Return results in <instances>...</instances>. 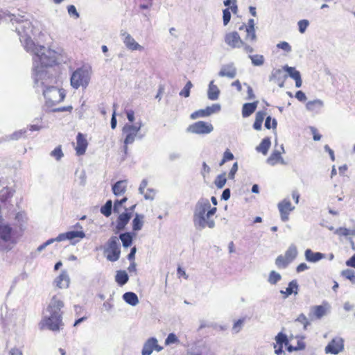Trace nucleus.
I'll return each mask as SVG.
<instances>
[{
	"label": "nucleus",
	"instance_id": "f257e3e1",
	"mask_svg": "<svg viewBox=\"0 0 355 355\" xmlns=\"http://www.w3.org/2000/svg\"><path fill=\"white\" fill-rule=\"evenodd\" d=\"M32 54L34 87L39 91L40 88H44L54 83V78L50 74L48 68L56 63L57 53L49 48H46Z\"/></svg>",
	"mask_w": 355,
	"mask_h": 355
},
{
	"label": "nucleus",
	"instance_id": "f03ea898",
	"mask_svg": "<svg viewBox=\"0 0 355 355\" xmlns=\"http://www.w3.org/2000/svg\"><path fill=\"white\" fill-rule=\"evenodd\" d=\"M10 21L14 24L16 23L17 26L15 27V31L19 36L21 42L24 46L27 52L31 53L38 52V51L46 49L44 46H39L31 39L33 34V27L31 22L28 19H24L22 16H16L12 15Z\"/></svg>",
	"mask_w": 355,
	"mask_h": 355
},
{
	"label": "nucleus",
	"instance_id": "7ed1b4c3",
	"mask_svg": "<svg viewBox=\"0 0 355 355\" xmlns=\"http://www.w3.org/2000/svg\"><path fill=\"white\" fill-rule=\"evenodd\" d=\"M0 250L10 251L15 244L14 232L11 226L0 217Z\"/></svg>",
	"mask_w": 355,
	"mask_h": 355
},
{
	"label": "nucleus",
	"instance_id": "20e7f679",
	"mask_svg": "<svg viewBox=\"0 0 355 355\" xmlns=\"http://www.w3.org/2000/svg\"><path fill=\"white\" fill-rule=\"evenodd\" d=\"M71 85L78 89L80 87L86 88L90 80V74L87 69L78 68L73 72L71 76Z\"/></svg>",
	"mask_w": 355,
	"mask_h": 355
},
{
	"label": "nucleus",
	"instance_id": "39448f33",
	"mask_svg": "<svg viewBox=\"0 0 355 355\" xmlns=\"http://www.w3.org/2000/svg\"><path fill=\"white\" fill-rule=\"evenodd\" d=\"M104 252L106 254V258L110 261H116L121 254L120 243L116 236H111L107 242L104 248Z\"/></svg>",
	"mask_w": 355,
	"mask_h": 355
},
{
	"label": "nucleus",
	"instance_id": "423d86ee",
	"mask_svg": "<svg viewBox=\"0 0 355 355\" xmlns=\"http://www.w3.org/2000/svg\"><path fill=\"white\" fill-rule=\"evenodd\" d=\"M41 324L53 331H58L63 328L62 315L48 313L44 316Z\"/></svg>",
	"mask_w": 355,
	"mask_h": 355
},
{
	"label": "nucleus",
	"instance_id": "0eeeda50",
	"mask_svg": "<svg viewBox=\"0 0 355 355\" xmlns=\"http://www.w3.org/2000/svg\"><path fill=\"white\" fill-rule=\"evenodd\" d=\"M42 92L46 100L53 104L62 101L65 97L62 92L51 85L42 88Z\"/></svg>",
	"mask_w": 355,
	"mask_h": 355
},
{
	"label": "nucleus",
	"instance_id": "6e6552de",
	"mask_svg": "<svg viewBox=\"0 0 355 355\" xmlns=\"http://www.w3.org/2000/svg\"><path fill=\"white\" fill-rule=\"evenodd\" d=\"M214 130L211 123L200 121H197L187 128V132L198 135H205L211 132Z\"/></svg>",
	"mask_w": 355,
	"mask_h": 355
},
{
	"label": "nucleus",
	"instance_id": "1a4fd4ad",
	"mask_svg": "<svg viewBox=\"0 0 355 355\" xmlns=\"http://www.w3.org/2000/svg\"><path fill=\"white\" fill-rule=\"evenodd\" d=\"M224 41L232 49H239L243 45V41L236 31L226 33L224 37Z\"/></svg>",
	"mask_w": 355,
	"mask_h": 355
},
{
	"label": "nucleus",
	"instance_id": "9d476101",
	"mask_svg": "<svg viewBox=\"0 0 355 355\" xmlns=\"http://www.w3.org/2000/svg\"><path fill=\"white\" fill-rule=\"evenodd\" d=\"M193 225L197 230L201 231L206 227L213 229L215 227V221L213 218L207 216V214L202 217L193 218Z\"/></svg>",
	"mask_w": 355,
	"mask_h": 355
},
{
	"label": "nucleus",
	"instance_id": "9b49d317",
	"mask_svg": "<svg viewBox=\"0 0 355 355\" xmlns=\"http://www.w3.org/2000/svg\"><path fill=\"white\" fill-rule=\"evenodd\" d=\"M210 207L211 204L207 198H200L195 205L193 218L200 216L202 217V216L207 214Z\"/></svg>",
	"mask_w": 355,
	"mask_h": 355
},
{
	"label": "nucleus",
	"instance_id": "f8f14e48",
	"mask_svg": "<svg viewBox=\"0 0 355 355\" xmlns=\"http://www.w3.org/2000/svg\"><path fill=\"white\" fill-rule=\"evenodd\" d=\"M64 306V302L58 298L56 295H54L51 299V301L46 309V312L49 314L62 315L61 309L63 308Z\"/></svg>",
	"mask_w": 355,
	"mask_h": 355
},
{
	"label": "nucleus",
	"instance_id": "ddd939ff",
	"mask_svg": "<svg viewBox=\"0 0 355 355\" xmlns=\"http://www.w3.org/2000/svg\"><path fill=\"white\" fill-rule=\"evenodd\" d=\"M220 110V105L219 104H213L211 106H208L205 109L197 110L191 114L192 119H196L199 117H206L211 114L218 112Z\"/></svg>",
	"mask_w": 355,
	"mask_h": 355
},
{
	"label": "nucleus",
	"instance_id": "4468645a",
	"mask_svg": "<svg viewBox=\"0 0 355 355\" xmlns=\"http://www.w3.org/2000/svg\"><path fill=\"white\" fill-rule=\"evenodd\" d=\"M123 134L125 135V137L124 139V144L128 145L132 144L135 138L137 137L139 139H142V135H138V133L136 132L134 128L132 127V124L126 123L123 129Z\"/></svg>",
	"mask_w": 355,
	"mask_h": 355
},
{
	"label": "nucleus",
	"instance_id": "2eb2a0df",
	"mask_svg": "<svg viewBox=\"0 0 355 355\" xmlns=\"http://www.w3.org/2000/svg\"><path fill=\"white\" fill-rule=\"evenodd\" d=\"M15 193V190L12 188L5 187L0 191V201L4 204V207L10 209L12 205L10 202V200L12 198Z\"/></svg>",
	"mask_w": 355,
	"mask_h": 355
},
{
	"label": "nucleus",
	"instance_id": "dca6fc26",
	"mask_svg": "<svg viewBox=\"0 0 355 355\" xmlns=\"http://www.w3.org/2000/svg\"><path fill=\"white\" fill-rule=\"evenodd\" d=\"M278 209L280 212L281 219L286 222L288 220V215L294 209L290 200L284 199L278 204Z\"/></svg>",
	"mask_w": 355,
	"mask_h": 355
},
{
	"label": "nucleus",
	"instance_id": "f3484780",
	"mask_svg": "<svg viewBox=\"0 0 355 355\" xmlns=\"http://www.w3.org/2000/svg\"><path fill=\"white\" fill-rule=\"evenodd\" d=\"M163 347H160L157 344V340L155 338H150L148 339L144 345L141 354L142 355H150L155 349L157 352L162 350Z\"/></svg>",
	"mask_w": 355,
	"mask_h": 355
},
{
	"label": "nucleus",
	"instance_id": "a211bd4d",
	"mask_svg": "<svg viewBox=\"0 0 355 355\" xmlns=\"http://www.w3.org/2000/svg\"><path fill=\"white\" fill-rule=\"evenodd\" d=\"M343 349V340L340 338L333 339L325 347L327 354H337Z\"/></svg>",
	"mask_w": 355,
	"mask_h": 355
},
{
	"label": "nucleus",
	"instance_id": "6ab92c4d",
	"mask_svg": "<svg viewBox=\"0 0 355 355\" xmlns=\"http://www.w3.org/2000/svg\"><path fill=\"white\" fill-rule=\"evenodd\" d=\"M121 35L123 36V42L128 49L132 51H142L144 49V47L139 44L130 34L123 33Z\"/></svg>",
	"mask_w": 355,
	"mask_h": 355
},
{
	"label": "nucleus",
	"instance_id": "aec40b11",
	"mask_svg": "<svg viewBox=\"0 0 355 355\" xmlns=\"http://www.w3.org/2000/svg\"><path fill=\"white\" fill-rule=\"evenodd\" d=\"M236 73L237 71L236 67L234 66V64L231 63L223 65L218 72V76L220 77H227L232 79L236 77Z\"/></svg>",
	"mask_w": 355,
	"mask_h": 355
},
{
	"label": "nucleus",
	"instance_id": "412c9836",
	"mask_svg": "<svg viewBox=\"0 0 355 355\" xmlns=\"http://www.w3.org/2000/svg\"><path fill=\"white\" fill-rule=\"evenodd\" d=\"M283 70L286 71L289 76L295 80V87L299 88L302 86V81L300 71H297L295 67L285 65Z\"/></svg>",
	"mask_w": 355,
	"mask_h": 355
},
{
	"label": "nucleus",
	"instance_id": "4be33fe9",
	"mask_svg": "<svg viewBox=\"0 0 355 355\" xmlns=\"http://www.w3.org/2000/svg\"><path fill=\"white\" fill-rule=\"evenodd\" d=\"M132 218V214L130 212H124L121 214L116 220V230L117 232L123 230L125 228L126 225L129 223Z\"/></svg>",
	"mask_w": 355,
	"mask_h": 355
},
{
	"label": "nucleus",
	"instance_id": "5701e85b",
	"mask_svg": "<svg viewBox=\"0 0 355 355\" xmlns=\"http://www.w3.org/2000/svg\"><path fill=\"white\" fill-rule=\"evenodd\" d=\"M77 140V146L76 148V153L78 155H83L87 146V141L85 139L82 133H78L76 137Z\"/></svg>",
	"mask_w": 355,
	"mask_h": 355
},
{
	"label": "nucleus",
	"instance_id": "b1692460",
	"mask_svg": "<svg viewBox=\"0 0 355 355\" xmlns=\"http://www.w3.org/2000/svg\"><path fill=\"white\" fill-rule=\"evenodd\" d=\"M304 255L306 260L311 263L318 262L325 257L324 254L321 252H314L311 249H306Z\"/></svg>",
	"mask_w": 355,
	"mask_h": 355
},
{
	"label": "nucleus",
	"instance_id": "393cba45",
	"mask_svg": "<svg viewBox=\"0 0 355 355\" xmlns=\"http://www.w3.org/2000/svg\"><path fill=\"white\" fill-rule=\"evenodd\" d=\"M299 285L297 280L294 279L289 282L286 291H280V293L284 295V298L288 297L292 294L297 295L298 293Z\"/></svg>",
	"mask_w": 355,
	"mask_h": 355
},
{
	"label": "nucleus",
	"instance_id": "a878e982",
	"mask_svg": "<svg viewBox=\"0 0 355 355\" xmlns=\"http://www.w3.org/2000/svg\"><path fill=\"white\" fill-rule=\"evenodd\" d=\"M69 277L66 271L62 273L55 279V283L56 286L60 288H67L69 284Z\"/></svg>",
	"mask_w": 355,
	"mask_h": 355
},
{
	"label": "nucleus",
	"instance_id": "bb28decb",
	"mask_svg": "<svg viewBox=\"0 0 355 355\" xmlns=\"http://www.w3.org/2000/svg\"><path fill=\"white\" fill-rule=\"evenodd\" d=\"M323 105L324 103L322 101L316 99L309 101L306 105V107L309 111L318 113L322 109Z\"/></svg>",
	"mask_w": 355,
	"mask_h": 355
},
{
	"label": "nucleus",
	"instance_id": "cd10ccee",
	"mask_svg": "<svg viewBox=\"0 0 355 355\" xmlns=\"http://www.w3.org/2000/svg\"><path fill=\"white\" fill-rule=\"evenodd\" d=\"M126 187V180H119L112 186V191L115 196H121L125 192Z\"/></svg>",
	"mask_w": 355,
	"mask_h": 355
},
{
	"label": "nucleus",
	"instance_id": "c85d7f7f",
	"mask_svg": "<svg viewBox=\"0 0 355 355\" xmlns=\"http://www.w3.org/2000/svg\"><path fill=\"white\" fill-rule=\"evenodd\" d=\"M220 90L216 85L214 84V80H211L209 84L207 91L208 98L211 101H216L218 98Z\"/></svg>",
	"mask_w": 355,
	"mask_h": 355
},
{
	"label": "nucleus",
	"instance_id": "c756f323",
	"mask_svg": "<svg viewBox=\"0 0 355 355\" xmlns=\"http://www.w3.org/2000/svg\"><path fill=\"white\" fill-rule=\"evenodd\" d=\"M258 101L253 103H247L243 104L242 108V115L243 117L250 116L257 109Z\"/></svg>",
	"mask_w": 355,
	"mask_h": 355
},
{
	"label": "nucleus",
	"instance_id": "7c9ffc66",
	"mask_svg": "<svg viewBox=\"0 0 355 355\" xmlns=\"http://www.w3.org/2000/svg\"><path fill=\"white\" fill-rule=\"evenodd\" d=\"M123 300L131 306H136L139 304L137 295L133 292H126L123 295Z\"/></svg>",
	"mask_w": 355,
	"mask_h": 355
},
{
	"label": "nucleus",
	"instance_id": "2f4dec72",
	"mask_svg": "<svg viewBox=\"0 0 355 355\" xmlns=\"http://www.w3.org/2000/svg\"><path fill=\"white\" fill-rule=\"evenodd\" d=\"M311 315L317 319H320L326 315V309L322 305L313 306L311 307L310 316Z\"/></svg>",
	"mask_w": 355,
	"mask_h": 355
},
{
	"label": "nucleus",
	"instance_id": "473e14b6",
	"mask_svg": "<svg viewBox=\"0 0 355 355\" xmlns=\"http://www.w3.org/2000/svg\"><path fill=\"white\" fill-rule=\"evenodd\" d=\"M129 279V277L125 270H118L115 275L116 282L121 286L125 285Z\"/></svg>",
	"mask_w": 355,
	"mask_h": 355
},
{
	"label": "nucleus",
	"instance_id": "72a5a7b5",
	"mask_svg": "<svg viewBox=\"0 0 355 355\" xmlns=\"http://www.w3.org/2000/svg\"><path fill=\"white\" fill-rule=\"evenodd\" d=\"M277 162H281L282 164H284V159L281 156V152L275 150L267 159V163L270 165L274 166Z\"/></svg>",
	"mask_w": 355,
	"mask_h": 355
},
{
	"label": "nucleus",
	"instance_id": "f704fd0d",
	"mask_svg": "<svg viewBox=\"0 0 355 355\" xmlns=\"http://www.w3.org/2000/svg\"><path fill=\"white\" fill-rule=\"evenodd\" d=\"M271 142L269 137L264 138L260 144L256 147L258 152H261L263 155H266L270 148Z\"/></svg>",
	"mask_w": 355,
	"mask_h": 355
},
{
	"label": "nucleus",
	"instance_id": "c9c22d12",
	"mask_svg": "<svg viewBox=\"0 0 355 355\" xmlns=\"http://www.w3.org/2000/svg\"><path fill=\"white\" fill-rule=\"evenodd\" d=\"M144 216L142 214H135V218L132 220V230L134 231L141 230L144 225Z\"/></svg>",
	"mask_w": 355,
	"mask_h": 355
},
{
	"label": "nucleus",
	"instance_id": "e433bc0d",
	"mask_svg": "<svg viewBox=\"0 0 355 355\" xmlns=\"http://www.w3.org/2000/svg\"><path fill=\"white\" fill-rule=\"evenodd\" d=\"M119 239L122 242L123 246L128 248L132 243L133 236L131 232H125L120 234Z\"/></svg>",
	"mask_w": 355,
	"mask_h": 355
},
{
	"label": "nucleus",
	"instance_id": "4c0bfd02",
	"mask_svg": "<svg viewBox=\"0 0 355 355\" xmlns=\"http://www.w3.org/2000/svg\"><path fill=\"white\" fill-rule=\"evenodd\" d=\"M275 341L276 343L273 344V347L277 348V345L281 346H286L288 345V339L287 338V336L285 334H283L282 332H279L277 334V335L275 336Z\"/></svg>",
	"mask_w": 355,
	"mask_h": 355
},
{
	"label": "nucleus",
	"instance_id": "58836bf2",
	"mask_svg": "<svg viewBox=\"0 0 355 355\" xmlns=\"http://www.w3.org/2000/svg\"><path fill=\"white\" fill-rule=\"evenodd\" d=\"M297 247L294 244H291L285 252L284 257L291 263L297 256Z\"/></svg>",
	"mask_w": 355,
	"mask_h": 355
},
{
	"label": "nucleus",
	"instance_id": "ea45409f",
	"mask_svg": "<svg viewBox=\"0 0 355 355\" xmlns=\"http://www.w3.org/2000/svg\"><path fill=\"white\" fill-rule=\"evenodd\" d=\"M266 114V112L263 111H259L256 113L255 121L253 124V128L256 130H260L261 129L262 123Z\"/></svg>",
	"mask_w": 355,
	"mask_h": 355
},
{
	"label": "nucleus",
	"instance_id": "a19ab883",
	"mask_svg": "<svg viewBox=\"0 0 355 355\" xmlns=\"http://www.w3.org/2000/svg\"><path fill=\"white\" fill-rule=\"evenodd\" d=\"M67 240L72 241L76 238L83 239L85 237V234L83 231L72 230L66 232Z\"/></svg>",
	"mask_w": 355,
	"mask_h": 355
},
{
	"label": "nucleus",
	"instance_id": "79ce46f5",
	"mask_svg": "<svg viewBox=\"0 0 355 355\" xmlns=\"http://www.w3.org/2000/svg\"><path fill=\"white\" fill-rule=\"evenodd\" d=\"M226 182V173H223L216 177L214 184L218 189H222L225 185Z\"/></svg>",
	"mask_w": 355,
	"mask_h": 355
},
{
	"label": "nucleus",
	"instance_id": "37998d69",
	"mask_svg": "<svg viewBox=\"0 0 355 355\" xmlns=\"http://www.w3.org/2000/svg\"><path fill=\"white\" fill-rule=\"evenodd\" d=\"M112 202L111 200H108L105 204L101 207V212L105 216L108 217L112 214Z\"/></svg>",
	"mask_w": 355,
	"mask_h": 355
},
{
	"label": "nucleus",
	"instance_id": "c03bdc74",
	"mask_svg": "<svg viewBox=\"0 0 355 355\" xmlns=\"http://www.w3.org/2000/svg\"><path fill=\"white\" fill-rule=\"evenodd\" d=\"M249 58H250V60L252 61V64L254 66H261L264 63L265 59L262 55H259V54L253 55H250Z\"/></svg>",
	"mask_w": 355,
	"mask_h": 355
},
{
	"label": "nucleus",
	"instance_id": "a18cd8bd",
	"mask_svg": "<svg viewBox=\"0 0 355 355\" xmlns=\"http://www.w3.org/2000/svg\"><path fill=\"white\" fill-rule=\"evenodd\" d=\"M245 33H246V35L245 37V41L250 42V43H254L257 41V35H256L255 29L245 28Z\"/></svg>",
	"mask_w": 355,
	"mask_h": 355
},
{
	"label": "nucleus",
	"instance_id": "49530a36",
	"mask_svg": "<svg viewBox=\"0 0 355 355\" xmlns=\"http://www.w3.org/2000/svg\"><path fill=\"white\" fill-rule=\"evenodd\" d=\"M281 279H282V276L279 273H278L277 272H276L275 270H272V271H270V272L269 274L268 281L270 284L275 285L278 282H279L281 280Z\"/></svg>",
	"mask_w": 355,
	"mask_h": 355
},
{
	"label": "nucleus",
	"instance_id": "de8ad7c7",
	"mask_svg": "<svg viewBox=\"0 0 355 355\" xmlns=\"http://www.w3.org/2000/svg\"><path fill=\"white\" fill-rule=\"evenodd\" d=\"M290 262L282 255L278 256L275 259V264L279 268H286Z\"/></svg>",
	"mask_w": 355,
	"mask_h": 355
},
{
	"label": "nucleus",
	"instance_id": "09e8293b",
	"mask_svg": "<svg viewBox=\"0 0 355 355\" xmlns=\"http://www.w3.org/2000/svg\"><path fill=\"white\" fill-rule=\"evenodd\" d=\"M305 347H306V345L304 342L297 341V346L296 345L293 346V345H288V347H286V349L288 352H292L294 351L304 349Z\"/></svg>",
	"mask_w": 355,
	"mask_h": 355
},
{
	"label": "nucleus",
	"instance_id": "8fccbe9b",
	"mask_svg": "<svg viewBox=\"0 0 355 355\" xmlns=\"http://www.w3.org/2000/svg\"><path fill=\"white\" fill-rule=\"evenodd\" d=\"M295 321L302 324L304 329L305 330L307 329V327L311 324V322L309 321L308 318L304 313L300 314L299 316L295 320Z\"/></svg>",
	"mask_w": 355,
	"mask_h": 355
},
{
	"label": "nucleus",
	"instance_id": "3c124183",
	"mask_svg": "<svg viewBox=\"0 0 355 355\" xmlns=\"http://www.w3.org/2000/svg\"><path fill=\"white\" fill-rule=\"evenodd\" d=\"M341 275L343 277L350 280L352 283L355 282V275L353 270L349 269L343 270Z\"/></svg>",
	"mask_w": 355,
	"mask_h": 355
},
{
	"label": "nucleus",
	"instance_id": "603ef678",
	"mask_svg": "<svg viewBox=\"0 0 355 355\" xmlns=\"http://www.w3.org/2000/svg\"><path fill=\"white\" fill-rule=\"evenodd\" d=\"M193 87V84L191 81H188L184 88L180 91V95L186 98L190 95V89Z\"/></svg>",
	"mask_w": 355,
	"mask_h": 355
},
{
	"label": "nucleus",
	"instance_id": "864d4df0",
	"mask_svg": "<svg viewBox=\"0 0 355 355\" xmlns=\"http://www.w3.org/2000/svg\"><path fill=\"white\" fill-rule=\"evenodd\" d=\"M277 125V122L275 119H273L272 120V118L269 116H267L265 121V127L267 129H270L272 128L273 129H275Z\"/></svg>",
	"mask_w": 355,
	"mask_h": 355
},
{
	"label": "nucleus",
	"instance_id": "5fc2aeb1",
	"mask_svg": "<svg viewBox=\"0 0 355 355\" xmlns=\"http://www.w3.org/2000/svg\"><path fill=\"white\" fill-rule=\"evenodd\" d=\"M283 76V70L280 69H274L270 76V80H279Z\"/></svg>",
	"mask_w": 355,
	"mask_h": 355
},
{
	"label": "nucleus",
	"instance_id": "6e6d98bb",
	"mask_svg": "<svg viewBox=\"0 0 355 355\" xmlns=\"http://www.w3.org/2000/svg\"><path fill=\"white\" fill-rule=\"evenodd\" d=\"M67 12L69 15L74 19H78L80 17L78 12L73 5H69L67 6Z\"/></svg>",
	"mask_w": 355,
	"mask_h": 355
},
{
	"label": "nucleus",
	"instance_id": "4d7b16f0",
	"mask_svg": "<svg viewBox=\"0 0 355 355\" xmlns=\"http://www.w3.org/2000/svg\"><path fill=\"white\" fill-rule=\"evenodd\" d=\"M297 24L300 33H304L309 25V21L307 19H302L298 21Z\"/></svg>",
	"mask_w": 355,
	"mask_h": 355
},
{
	"label": "nucleus",
	"instance_id": "13d9d810",
	"mask_svg": "<svg viewBox=\"0 0 355 355\" xmlns=\"http://www.w3.org/2000/svg\"><path fill=\"white\" fill-rule=\"evenodd\" d=\"M51 155L52 157H54L56 159V160H60L63 157L61 146H59L56 147L53 151H51Z\"/></svg>",
	"mask_w": 355,
	"mask_h": 355
},
{
	"label": "nucleus",
	"instance_id": "bf43d9fd",
	"mask_svg": "<svg viewBox=\"0 0 355 355\" xmlns=\"http://www.w3.org/2000/svg\"><path fill=\"white\" fill-rule=\"evenodd\" d=\"M179 340L176 335L173 333H171L168 335L166 339L165 340V344L166 345H169L171 344L178 343Z\"/></svg>",
	"mask_w": 355,
	"mask_h": 355
},
{
	"label": "nucleus",
	"instance_id": "052dcab7",
	"mask_svg": "<svg viewBox=\"0 0 355 355\" xmlns=\"http://www.w3.org/2000/svg\"><path fill=\"white\" fill-rule=\"evenodd\" d=\"M231 19V13L229 8L223 10V21L224 26H227Z\"/></svg>",
	"mask_w": 355,
	"mask_h": 355
},
{
	"label": "nucleus",
	"instance_id": "680f3d73",
	"mask_svg": "<svg viewBox=\"0 0 355 355\" xmlns=\"http://www.w3.org/2000/svg\"><path fill=\"white\" fill-rule=\"evenodd\" d=\"M127 201V198H123L121 200H116L114 202L113 210L114 213H119V207Z\"/></svg>",
	"mask_w": 355,
	"mask_h": 355
},
{
	"label": "nucleus",
	"instance_id": "e2e57ef3",
	"mask_svg": "<svg viewBox=\"0 0 355 355\" xmlns=\"http://www.w3.org/2000/svg\"><path fill=\"white\" fill-rule=\"evenodd\" d=\"M278 49H281L286 52H291L292 49L291 45L287 42H281L277 44Z\"/></svg>",
	"mask_w": 355,
	"mask_h": 355
},
{
	"label": "nucleus",
	"instance_id": "0e129e2a",
	"mask_svg": "<svg viewBox=\"0 0 355 355\" xmlns=\"http://www.w3.org/2000/svg\"><path fill=\"white\" fill-rule=\"evenodd\" d=\"M26 132V130H20L19 131H16L10 136V139L17 140L19 138L24 137V135Z\"/></svg>",
	"mask_w": 355,
	"mask_h": 355
},
{
	"label": "nucleus",
	"instance_id": "69168bd1",
	"mask_svg": "<svg viewBox=\"0 0 355 355\" xmlns=\"http://www.w3.org/2000/svg\"><path fill=\"white\" fill-rule=\"evenodd\" d=\"M243 322H244V320L243 319H239V320H237L233 325V327H232V330L235 332V333H238L240 331V330L241 329V327L243 326Z\"/></svg>",
	"mask_w": 355,
	"mask_h": 355
},
{
	"label": "nucleus",
	"instance_id": "338daca9",
	"mask_svg": "<svg viewBox=\"0 0 355 355\" xmlns=\"http://www.w3.org/2000/svg\"><path fill=\"white\" fill-rule=\"evenodd\" d=\"M144 197L146 200H153L155 196V190L153 189H148L146 192L144 191Z\"/></svg>",
	"mask_w": 355,
	"mask_h": 355
},
{
	"label": "nucleus",
	"instance_id": "774afa93",
	"mask_svg": "<svg viewBox=\"0 0 355 355\" xmlns=\"http://www.w3.org/2000/svg\"><path fill=\"white\" fill-rule=\"evenodd\" d=\"M238 163L237 162H235L234 163V164L232 165L229 173H228V178L230 179H234V176H235V174L238 171Z\"/></svg>",
	"mask_w": 355,
	"mask_h": 355
}]
</instances>
